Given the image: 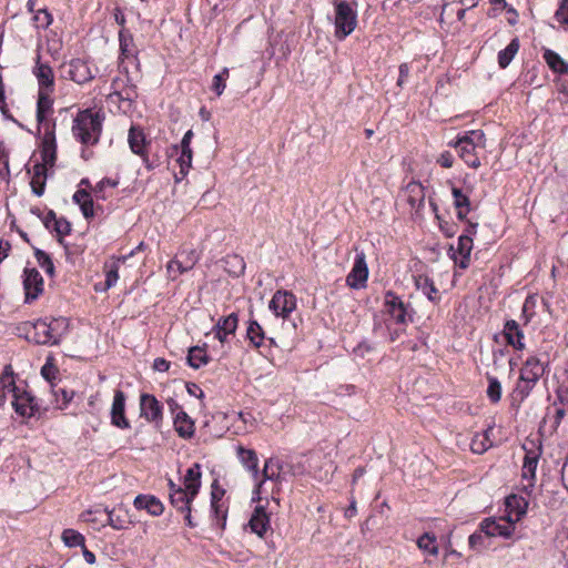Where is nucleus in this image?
<instances>
[{
	"mask_svg": "<svg viewBox=\"0 0 568 568\" xmlns=\"http://www.w3.org/2000/svg\"><path fill=\"white\" fill-rule=\"evenodd\" d=\"M104 113L93 109L81 110L72 123V134L83 145H95L102 133Z\"/></svg>",
	"mask_w": 568,
	"mask_h": 568,
	"instance_id": "f257e3e1",
	"label": "nucleus"
},
{
	"mask_svg": "<svg viewBox=\"0 0 568 568\" xmlns=\"http://www.w3.org/2000/svg\"><path fill=\"white\" fill-rule=\"evenodd\" d=\"M28 327L27 338L41 345H57L67 334L69 321L65 317L38 320L34 323H26Z\"/></svg>",
	"mask_w": 568,
	"mask_h": 568,
	"instance_id": "f03ea898",
	"label": "nucleus"
},
{
	"mask_svg": "<svg viewBox=\"0 0 568 568\" xmlns=\"http://www.w3.org/2000/svg\"><path fill=\"white\" fill-rule=\"evenodd\" d=\"M1 383L3 388L12 395V406L14 410L23 416L31 417L40 412V406L34 396L28 390L16 385L14 373L11 365H6L1 374Z\"/></svg>",
	"mask_w": 568,
	"mask_h": 568,
	"instance_id": "7ed1b4c3",
	"label": "nucleus"
},
{
	"mask_svg": "<svg viewBox=\"0 0 568 568\" xmlns=\"http://www.w3.org/2000/svg\"><path fill=\"white\" fill-rule=\"evenodd\" d=\"M449 146L457 150L459 158L470 168L480 166L479 154L486 148V136L481 130H473L459 136L455 142H449Z\"/></svg>",
	"mask_w": 568,
	"mask_h": 568,
	"instance_id": "20e7f679",
	"label": "nucleus"
},
{
	"mask_svg": "<svg viewBox=\"0 0 568 568\" xmlns=\"http://www.w3.org/2000/svg\"><path fill=\"white\" fill-rule=\"evenodd\" d=\"M333 6L335 8V37L338 40H344L357 26L356 2L353 6L346 0H334Z\"/></svg>",
	"mask_w": 568,
	"mask_h": 568,
	"instance_id": "39448f33",
	"label": "nucleus"
},
{
	"mask_svg": "<svg viewBox=\"0 0 568 568\" xmlns=\"http://www.w3.org/2000/svg\"><path fill=\"white\" fill-rule=\"evenodd\" d=\"M524 450L526 452L521 477L527 484L524 486V490L527 494H531L535 487L536 480V469L538 466L539 458L542 455V445L541 442L536 443L535 440H528L523 445Z\"/></svg>",
	"mask_w": 568,
	"mask_h": 568,
	"instance_id": "423d86ee",
	"label": "nucleus"
},
{
	"mask_svg": "<svg viewBox=\"0 0 568 568\" xmlns=\"http://www.w3.org/2000/svg\"><path fill=\"white\" fill-rule=\"evenodd\" d=\"M384 306L389 317L397 324H407L412 321V314L405 303L392 291H387L384 297Z\"/></svg>",
	"mask_w": 568,
	"mask_h": 568,
	"instance_id": "0eeeda50",
	"label": "nucleus"
},
{
	"mask_svg": "<svg viewBox=\"0 0 568 568\" xmlns=\"http://www.w3.org/2000/svg\"><path fill=\"white\" fill-rule=\"evenodd\" d=\"M40 154L41 163H37V165H43L45 169L54 166L57 160V141L53 125H47L45 131H43Z\"/></svg>",
	"mask_w": 568,
	"mask_h": 568,
	"instance_id": "6e6552de",
	"label": "nucleus"
},
{
	"mask_svg": "<svg viewBox=\"0 0 568 568\" xmlns=\"http://www.w3.org/2000/svg\"><path fill=\"white\" fill-rule=\"evenodd\" d=\"M296 308V297L288 291H276L270 302V310L283 318H287Z\"/></svg>",
	"mask_w": 568,
	"mask_h": 568,
	"instance_id": "1a4fd4ad",
	"label": "nucleus"
},
{
	"mask_svg": "<svg viewBox=\"0 0 568 568\" xmlns=\"http://www.w3.org/2000/svg\"><path fill=\"white\" fill-rule=\"evenodd\" d=\"M480 529L487 536L508 538L515 530V520L509 517H499L498 519L486 518L480 524Z\"/></svg>",
	"mask_w": 568,
	"mask_h": 568,
	"instance_id": "9d476101",
	"label": "nucleus"
},
{
	"mask_svg": "<svg viewBox=\"0 0 568 568\" xmlns=\"http://www.w3.org/2000/svg\"><path fill=\"white\" fill-rule=\"evenodd\" d=\"M368 278V267L364 252H357L352 271L346 277V283L351 288L359 290L366 286Z\"/></svg>",
	"mask_w": 568,
	"mask_h": 568,
	"instance_id": "9b49d317",
	"label": "nucleus"
},
{
	"mask_svg": "<svg viewBox=\"0 0 568 568\" xmlns=\"http://www.w3.org/2000/svg\"><path fill=\"white\" fill-rule=\"evenodd\" d=\"M141 416L159 427L163 418V406L150 394H142L140 397Z\"/></svg>",
	"mask_w": 568,
	"mask_h": 568,
	"instance_id": "f8f14e48",
	"label": "nucleus"
},
{
	"mask_svg": "<svg viewBox=\"0 0 568 568\" xmlns=\"http://www.w3.org/2000/svg\"><path fill=\"white\" fill-rule=\"evenodd\" d=\"M23 275L26 303H31L43 292V278L37 268H26Z\"/></svg>",
	"mask_w": 568,
	"mask_h": 568,
	"instance_id": "ddd939ff",
	"label": "nucleus"
},
{
	"mask_svg": "<svg viewBox=\"0 0 568 568\" xmlns=\"http://www.w3.org/2000/svg\"><path fill=\"white\" fill-rule=\"evenodd\" d=\"M33 74L38 81V92H54V74L52 68L41 62V54L38 52Z\"/></svg>",
	"mask_w": 568,
	"mask_h": 568,
	"instance_id": "4468645a",
	"label": "nucleus"
},
{
	"mask_svg": "<svg viewBox=\"0 0 568 568\" xmlns=\"http://www.w3.org/2000/svg\"><path fill=\"white\" fill-rule=\"evenodd\" d=\"M473 250V237L466 234H462L458 237L457 247L450 246V256L455 264L460 268L465 270L470 263V253Z\"/></svg>",
	"mask_w": 568,
	"mask_h": 568,
	"instance_id": "2eb2a0df",
	"label": "nucleus"
},
{
	"mask_svg": "<svg viewBox=\"0 0 568 568\" xmlns=\"http://www.w3.org/2000/svg\"><path fill=\"white\" fill-rule=\"evenodd\" d=\"M125 394L121 389L114 390L113 403L111 407V423L118 428H130V423L125 417Z\"/></svg>",
	"mask_w": 568,
	"mask_h": 568,
	"instance_id": "dca6fc26",
	"label": "nucleus"
},
{
	"mask_svg": "<svg viewBox=\"0 0 568 568\" xmlns=\"http://www.w3.org/2000/svg\"><path fill=\"white\" fill-rule=\"evenodd\" d=\"M52 93L53 92H38L37 121L39 128L43 129V131H45L47 125H53V128L55 126L53 122L48 120V115L53 111Z\"/></svg>",
	"mask_w": 568,
	"mask_h": 568,
	"instance_id": "f3484780",
	"label": "nucleus"
},
{
	"mask_svg": "<svg viewBox=\"0 0 568 568\" xmlns=\"http://www.w3.org/2000/svg\"><path fill=\"white\" fill-rule=\"evenodd\" d=\"M67 74L70 80L79 84L87 83L94 78L88 63L81 59H73L69 62Z\"/></svg>",
	"mask_w": 568,
	"mask_h": 568,
	"instance_id": "a211bd4d",
	"label": "nucleus"
},
{
	"mask_svg": "<svg viewBox=\"0 0 568 568\" xmlns=\"http://www.w3.org/2000/svg\"><path fill=\"white\" fill-rule=\"evenodd\" d=\"M544 373L545 366L541 361L536 356H530L526 359L523 367L520 368L519 377L537 385Z\"/></svg>",
	"mask_w": 568,
	"mask_h": 568,
	"instance_id": "6ab92c4d",
	"label": "nucleus"
},
{
	"mask_svg": "<svg viewBox=\"0 0 568 568\" xmlns=\"http://www.w3.org/2000/svg\"><path fill=\"white\" fill-rule=\"evenodd\" d=\"M197 261L199 254L195 250H182L176 258L169 262L166 270L169 273H171L174 268V265H176L178 273L182 274L189 270H192Z\"/></svg>",
	"mask_w": 568,
	"mask_h": 568,
	"instance_id": "aec40b11",
	"label": "nucleus"
},
{
	"mask_svg": "<svg viewBox=\"0 0 568 568\" xmlns=\"http://www.w3.org/2000/svg\"><path fill=\"white\" fill-rule=\"evenodd\" d=\"M248 526L252 532L256 534L260 537H263L270 529V517L263 506H257L254 509L250 518Z\"/></svg>",
	"mask_w": 568,
	"mask_h": 568,
	"instance_id": "412c9836",
	"label": "nucleus"
},
{
	"mask_svg": "<svg viewBox=\"0 0 568 568\" xmlns=\"http://www.w3.org/2000/svg\"><path fill=\"white\" fill-rule=\"evenodd\" d=\"M133 505L139 510H146L151 516H160L164 510L161 500L153 495H138Z\"/></svg>",
	"mask_w": 568,
	"mask_h": 568,
	"instance_id": "4be33fe9",
	"label": "nucleus"
},
{
	"mask_svg": "<svg viewBox=\"0 0 568 568\" xmlns=\"http://www.w3.org/2000/svg\"><path fill=\"white\" fill-rule=\"evenodd\" d=\"M45 227L57 233L59 241L70 234L71 223L64 217H57L53 211H49L43 221Z\"/></svg>",
	"mask_w": 568,
	"mask_h": 568,
	"instance_id": "5701e85b",
	"label": "nucleus"
},
{
	"mask_svg": "<svg viewBox=\"0 0 568 568\" xmlns=\"http://www.w3.org/2000/svg\"><path fill=\"white\" fill-rule=\"evenodd\" d=\"M236 454L241 464L252 474L254 480L258 479V457L255 450L241 445L236 447Z\"/></svg>",
	"mask_w": 568,
	"mask_h": 568,
	"instance_id": "b1692460",
	"label": "nucleus"
},
{
	"mask_svg": "<svg viewBox=\"0 0 568 568\" xmlns=\"http://www.w3.org/2000/svg\"><path fill=\"white\" fill-rule=\"evenodd\" d=\"M504 336L509 345L515 347L518 351H523L525 348V344L523 342L524 334L519 328V325L516 321L509 320L505 323L504 326Z\"/></svg>",
	"mask_w": 568,
	"mask_h": 568,
	"instance_id": "393cba45",
	"label": "nucleus"
},
{
	"mask_svg": "<svg viewBox=\"0 0 568 568\" xmlns=\"http://www.w3.org/2000/svg\"><path fill=\"white\" fill-rule=\"evenodd\" d=\"M104 511L108 515V524L116 530L125 529L133 523L129 511L121 506L112 510L105 508Z\"/></svg>",
	"mask_w": 568,
	"mask_h": 568,
	"instance_id": "a878e982",
	"label": "nucleus"
},
{
	"mask_svg": "<svg viewBox=\"0 0 568 568\" xmlns=\"http://www.w3.org/2000/svg\"><path fill=\"white\" fill-rule=\"evenodd\" d=\"M123 258H112L111 261L106 262L104 264V271H105V282L103 286L100 284H95V291H108L109 288L113 287L118 280H119V263L124 262Z\"/></svg>",
	"mask_w": 568,
	"mask_h": 568,
	"instance_id": "bb28decb",
	"label": "nucleus"
},
{
	"mask_svg": "<svg viewBox=\"0 0 568 568\" xmlns=\"http://www.w3.org/2000/svg\"><path fill=\"white\" fill-rule=\"evenodd\" d=\"M263 479L257 483V488L262 486V484L266 480L281 483L283 480L282 477V465L276 458H268L265 460L264 468L262 471Z\"/></svg>",
	"mask_w": 568,
	"mask_h": 568,
	"instance_id": "cd10ccee",
	"label": "nucleus"
},
{
	"mask_svg": "<svg viewBox=\"0 0 568 568\" xmlns=\"http://www.w3.org/2000/svg\"><path fill=\"white\" fill-rule=\"evenodd\" d=\"M119 41L121 64L124 63L125 59H136L138 51L132 34L123 29L119 32Z\"/></svg>",
	"mask_w": 568,
	"mask_h": 568,
	"instance_id": "c85d7f7f",
	"label": "nucleus"
},
{
	"mask_svg": "<svg viewBox=\"0 0 568 568\" xmlns=\"http://www.w3.org/2000/svg\"><path fill=\"white\" fill-rule=\"evenodd\" d=\"M174 429L182 438H191L194 435V422L184 412L180 410L174 417Z\"/></svg>",
	"mask_w": 568,
	"mask_h": 568,
	"instance_id": "c756f323",
	"label": "nucleus"
},
{
	"mask_svg": "<svg viewBox=\"0 0 568 568\" xmlns=\"http://www.w3.org/2000/svg\"><path fill=\"white\" fill-rule=\"evenodd\" d=\"M201 465L193 464L184 475V488L191 491V496H196L201 487Z\"/></svg>",
	"mask_w": 568,
	"mask_h": 568,
	"instance_id": "7c9ffc66",
	"label": "nucleus"
},
{
	"mask_svg": "<svg viewBox=\"0 0 568 568\" xmlns=\"http://www.w3.org/2000/svg\"><path fill=\"white\" fill-rule=\"evenodd\" d=\"M535 386L536 385L534 383L519 377L510 394L511 406L519 407L520 404L529 396Z\"/></svg>",
	"mask_w": 568,
	"mask_h": 568,
	"instance_id": "2f4dec72",
	"label": "nucleus"
},
{
	"mask_svg": "<svg viewBox=\"0 0 568 568\" xmlns=\"http://www.w3.org/2000/svg\"><path fill=\"white\" fill-rule=\"evenodd\" d=\"M47 171H48V169L43 168V165H37V164L33 165L30 185H31L32 192L37 196H41L44 193L47 178H48Z\"/></svg>",
	"mask_w": 568,
	"mask_h": 568,
	"instance_id": "473e14b6",
	"label": "nucleus"
},
{
	"mask_svg": "<svg viewBox=\"0 0 568 568\" xmlns=\"http://www.w3.org/2000/svg\"><path fill=\"white\" fill-rule=\"evenodd\" d=\"M542 58L546 61L547 65L555 72L559 74L568 73V62H566L557 52L545 49L542 53Z\"/></svg>",
	"mask_w": 568,
	"mask_h": 568,
	"instance_id": "72a5a7b5",
	"label": "nucleus"
},
{
	"mask_svg": "<svg viewBox=\"0 0 568 568\" xmlns=\"http://www.w3.org/2000/svg\"><path fill=\"white\" fill-rule=\"evenodd\" d=\"M452 194L454 196V205L457 210L458 220H466L467 214L470 212V201L468 195L464 194L458 187H453Z\"/></svg>",
	"mask_w": 568,
	"mask_h": 568,
	"instance_id": "f704fd0d",
	"label": "nucleus"
},
{
	"mask_svg": "<svg viewBox=\"0 0 568 568\" xmlns=\"http://www.w3.org/2000/svg\"><path fill=\"white\" fill-rule=\"evenodd\" d=\"M73 201L80 206L81 212L85 219L93 217V200L87 190H78L73 194Z\"/></svg>",
	"mask_w": 568,
	"mask_h": 568,
	"instance_id": "c9c22d12",
	"label": "nucleus"
},
{
	"mask_svg": "<svg viewBox=\"0 0 568 568\" xmlns=\"http://www.w3.org/2000/svg\"><path fill=\"white\" fill-rule=\"evenodd\" d=\"M194 498L195 496H191V491L186 488L176 489L170 495V501L172 506L175 507L179 511L189 510V507H191V503Z\"/></svg>",
	"mask_w": 568,
	"mask_h": 568,
	"instance_id": "e433bc0d",
	"label": "nucleus"
},
{
	"mask_svg": "<svg viewBox=\"0 0 568 568\" xmlns=\"http://www.w3.org/2000/svg\"><path fill=\"white\" fill-rule=\"evenodd\" d=\"M417 290H419L430 302H438L439 294L438 290L434 285V282L427 277L419 275L415 278Z\"/></svg>",
	"mask_w": 568,
	"mask_h": 568,
	"instance_id": "4c0bfd02",
	"label": "nucleus"
},
{
	"mask_svg": "<svg viewBox=\"0 0 568 568\" xmlns=\"http://www.w3.org/2000/svg\"><path fill=\"white\" fill-rule=\"evenodd\" d=\"M506 507L510 514L516 515V520H519L527 511L528 501L521 496L510 495L506 498Z\"/></svg>",
	"mask_w": 568,
	"mask_h": 568,
	"instance_id": "58836bf2",
	"label": "nucleus"
},
{
	"mask_svg": "<svg viewBox=\"0 0 568 568\" xmlns=\"http://www.w3.org/2000/svg\"><path fill=\"white\" fill-rule=\"evenodd\" d=\"M519 40L515 38L510 43L498 53V64L501 69L507 68L519 50Z\"/></svg>",
	"mask_w": 568,
	"mask_h": 568,
	"instance_id": "ea45409f",
	"label": "nucleus"
},
{
	"mask_svg": "<svg viewBox=\"0 0 568 568\" xmlns=\"http://www.w3.org/2000/svg\"><path fill=\"white\" fill-rule=\"evenodd\" d=\"M128 141L133 153L143 155L145 136L142 130L132 126L129 131Z\"/></svg>",
	"mask_w": 568,
	"mask_h": 568,
	"instance_id": "a19ab883",
	"label": "nucleus"
},
{
	"mask_svg": "<svg viewBox=\"0 0 568 568\" xmlns=\"http://www.w3.org/2000/svg\"><path fill=\"white\" fill-rule=\"evenodd\" d=\"M187 363L193 368H200L209 363L206 352L200 346H193L189 349Z\"/></svg>",
	"mask_w": 568,
	"mask_h": 568,
	"instance_id": "79ce46f5",
	"label": "nucleus"
},
{
	"mask_svg": "<svg viewBox=\"0 0 568 568\" xmlns=\"http://www.w3.org/2000/svg\"><path fill=\"white\" fill-rule=\"evenodd\" d=\"M417 546L424 552L430 556L438 555V546L436 541V537L429 532H425L417 540Z\"/></svg>",
	"mask_w": 568,
	"mask_h": 568,
	"instance_id": "37998d69",
	"label": "nucleus"
},
{
	"mask_svg": "<svg viewBox=\"0 0 568 568\" xmlns=\"http://www.w3.org/2000/svg\"><path fill=\"white\" fill-rule=\"evenodd\" d=\"M237 315L235 313H232L225 317H221L213 327V331L226 332L230 335H234L237 327Z\"/></svg>",
	"mask_w": 568,
	"mask_h": 568,
	"instance_id": "c03bdc74",
	"label": "nucleus"
},
{
	"mask_svg": "<svg viewBox=\"0 0 568 568\" xmlns=\"http://www.w3.org/2000/svg\"><path fill=\"white\" fill-rule=\"evenodd\" d=\"M246 336L254 347H260L265 338L264 331L256 321H250Z\"/></svg>",
	"mask_w": 568,
	"mask_h": 568,
	"instance_id": "a18cd8bd",
	"label": "nucleus"
},
{
	"mask_svg": "<svg viewBox=\"0 0 568 568\" xmlns=\"http://www.w3.org/2000/svg\"><path fill=\"white\" fill-rule=\"evenodd\" d=\"M491 446L488 432L476 434L470 443V449L475 454H483Z\"/></svg>",
	"mask_w": 568,
	"mask_h": 568,
	"instance_id": "49530a36",
	"label": "nucleus"
},
{
	"mask_svg": "<svg viewBox=\"0 0 568 568\" xmlns=\"http://www.w3.org/2000/svg\"><path fill=\"white\" fill-rule=\"evenodd\" d=\"M61 538L68 547H78V546L84 547L85 539H84L83 535L74 529H71V528L64 529L62 531Z\"/></svg>",
	"mask_w": 568,
	"mask_h": 568,
	"instance_id": "de8ad7c7",
	"label": "nucleus"
},
{
	"mask_svg": "<svg viewBox=\"0 0 568 568\" xmlns=\"http://www.w3.org/2000/svg\"><path fill=\"white\" fill-rule=\"evenodd\" d=\"M488 387H487V396L491 403L496 404L501 398V384L497 379V377L487 375Z\"/></svg>",
	"mask_w": 568,
	"mask_h": 568,
	"instance_id": "09e8293b",
	"label": "nucleus"
},
{
	"mask_svg": "<svg viewBox=\"0 0 568 568\" xmlns=\"http://www.w3.org/2000/svg\"><path fill=\"white\" fill-rule=\"evenodd\" d=\"M192 149L191 148H181V154L178 158V163L180 166V174L185 176L189 173V170L192 166Z\"/></svg>",
	"mask_w": 568,
	"mask_h": 568,
	"instance_id": "8fccbe9b",
	"label": "nucleus"
},
{
	"mask_svg": "<svg viewBox=\"0 0 568 568\" xmlns=\"http://www.w3.org/2000/svg\"><path fill=\"white\" fill-rule=\"evenodd\" d=\"M53 394L55 396L57 407L59 409H63L72 400L74 392L73 390H68V389L62 388V387H54L53 388Z\"/></svg>",
	"mask_w": 568,
	"mask_h": 568,
	"instance_id": "3c124183",
	"label": "nucleus"
},
{
	"mask_svg": "<svg viewBox=\"0 0 568 568\" xmlns=\"http://www.w3.org/2000/svg\"><path fill=\"white\" fill-rule=\"evenodd\" d=\"M230 70L224 68L219 74L213 78L212 90L216 93V95H221L226 87V80L229 79Z\"/></svg>",
	"mask_w": 568,
	"mask_h": 568,
	"instance_id": "603ef678",
	"label": "nucleus"
},
{
	"mask_svg": "<svg viewBox=\"0 0 568 568\" xmlns=\"http://www.w3.org/2000/svg\"><path fill=\"white\" fill-rule=\"evenodd\" d=\"M407 191L409 192L408 202L412 207L416 206V201L419 203L424 200L423 186L418 182H412L407 185Z\"/></svg>",
	"mask_w": 568,
	"mask_h": 568,
	"instance_id": "864d4df0",
	"label": "nucleus"
},
{
	"mask_svg": "<svg viewBox=\"0 0 568 568\" xmlns=\"http://www.w3.org/2000/svg\"><path fill=\"white\" fill-rule=\"evenodd\" d=\"M37 28L47 29L52 23V16L45 9H39L33 16Z\"/></svg>",
	"mask_w": 568,
	"mask_h": 568,
	"instance_id": "5fc2aeb1",
	"label": "nucleus"
},
{
	"mask_svg": "<svg viewBox=\"0 0 568 568\" xmlns=\"http://www.w3.org/2000/svg\"><path fill=\"white\" fill-rule=\"evenodd\" d=\"M36 257L39 265L49 274L52 275L54 272V265L51 257L41 250H36Z\"/></svg>",
	"mask_w": 568,
	"mask_h": 568,
	"instance_id": "6e6d98bb",
	"label": "nucleus"
},
{
	"mask_svg": "<svg viewBox=\"0 0 568 568\" xmlns=\"http://www.w3.org/2000/svg\"><path fill=\"white\" fill-rule=\"evenodd\" d=\"M537 300L534 296H528L523 305V317L525 318V324L529 323L532 316L535 315V306Z\"/></svg>",
	"mask_w": 568,
	"mask_h": 568,
	"instance_id": "4d7b16f0",
	"label": "nucleus"
},
{
	"mask_svg": "<svg viewBox=\"0 0 568 568\" xmlns=\"http://www.w3.org/2000/svg\"><path fill=\"white\" fill-rule=\"evenodd\" d=\"M211 507L216 519V525L224 528L226 521V509H223L221 505L216 504V501L212 503Z\"/></svg>",
	"mask_w": 568,
	"mask_h": 568,
	"instance_id": "13d9d810",
	"label": "nucleus"
},
{
	"mask_svg": "<svg viewBox=\"0 0 568 568\" xmlns=\"http://www.w3.org/2000/svg\"><path fill=\"white\" fill-rule=\"evenodd\" d=\"M555 18L559 23L568 26V0H562L560 7L555 13Z\"/></svg>",
	"mask_w": 568,
	"mask_h": 568,
	"instance_id": "bf43d9fd",
	"label": "nucleus"
},
{
	"mask_svg": "<svg viewBox=\"0 0 568 568\" xmlns=\"http://www.w3.org/2000/svg\"><path fill=\"white\" fill-rule=\"evenodd\" d=\"M437 163L445 169H450L454 164V156L449 151H444L437 159Z\"/></svg>",
	"mask_w": 568,
	"mask_h": 568,
	"instance_id": "052dcab7",
	"label": "nucleus"
},
{
	"mask_svg": "<svg viewBox=\"0 0 568 568\" xmlns=\"http://www.w3.org/2000/svg\"><path fill=\"white\" fill-rule=\"evenodd\" d=\"M469 547L478 550L484 544V537L480 532H475L468 538Z\"/></svg>",
	"mask_w": 568,
	"mask_h": 568,
	"instance_id": "680f3d73",
	"label": "nucleus"
},
{
	"mask_svg": "<svg viewBox=\"0 0 568 568\" xmlns=\"http://www.w3.org/2000/svg\"><path fill=\"white\" fill-rule=\"evenodd\" d=\"M399 70V77L397 79V85L398 87H403V84L405 83L406 79L408 78V74H409V65L407 63H402L398 68Z\"/></svg>",
	"mask_w": 568,
	"mask_h": 568,
	"instance_id": "e2e57ef3",
	"label": "nucleus"
},
{
	"mask_svg": "<svg viewBox=\"0 0 568 568\" xmlns=\"http://www.w3.org/2000/svg\"><path fill=\"white\" fill-rule=\"evenodd\" d=\"M186 390L191 396H194L197 398H202L204 396L202 388L195 383H187Z\"/></svg>",
	"mask_w": 568,
	"mask_h": 568,
	"instance_id": "0e129e2a",
	"label": "nucleus"
},
{
	"mask_svg": "<svg viewBox=\"0 0 568 568\" xmlns=\"http://www.w3.org/2000/svg\"><path fill=\"white\" fill-rule=\"evenodd\" d=\"M153 368L158 372H168L170 368V362L162 357H158L153 362Z\"/></svg>",
	"mask_w": 568,
	"mask_h": 568,
	"instance_id": "69168bd1",
	"label": "nucleus"
},
{
	"mask_svg": "<svg viewBox=\"0 0 568 568\" xmlns=\"http://www.w3.org/2000/svg\"><path fill=\"white\" fill-rule=\"evenodd\" d=\"M116 185H118V182H116V181H113V180H111V179H103L102 181H100V182L95 185V187H94V190H93V191H94V193H97V194H98V193L102 192L104 187H108V186H112V187H114V186H116Z\"/></svg>",
	"mask_w": 568,
	"mask_h": 568,
	"instance_id": "338daca9",
	"label": "nucleus"
},
{
	"mask_svg": "<svg viewBox=\"0 0 568 568\" xmlns=\"http://www.w3.org/2000/svg\"><path fill=\"white\" fill-rule=\"evenodd\" d=\"M566 415V409L565 407H557V404L555 403V420H554V426L555 428H557L559 426V424L561 423L562 418L565 417Z\"/></svg>",
	"mask_w": 568,
	"mask_h": 568,
	"instance_id": "774afa93",
	"label": "nucleus"
}]
</instances>
